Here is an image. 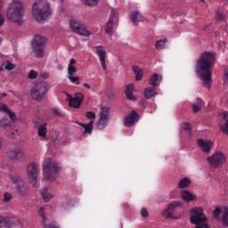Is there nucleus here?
Returning a JSON list of instances; mask_svg holds the SVG:
<instances>
[{
    "mask_svg": "<svg viewBox=\"0 0 228 228\" xmlns=\"http://www.w3.org/2000/svg\"><path fill=\"white\" fill-rule=\"evenodd\" d=\"M53 113H55V115H60L59 109H53Z\"/></svg>",
    "mask_w": 228,
    "mask_h": 228,
    "instance_id": "54",
    "label": "nucleus"
},
{
    "mask_svg": "<svg viewBox=\"0 0 228 228\" xmlns=\"http://www.w3.org/2000/svg\"><path fill=\"white\" fill-rule=\"evenodd\" d=\"M138 121V113H136L134 110H132L130 114H128L124 118V126L126 127H131L132 126H134L136 122Z\"/></svg>",
    "mask_w": 228,
    "mask_h": 228,
    "instance_id": "16",
    "label": "nucleus"
},
{
    "mask_svg": "<svg viewBox=\"0 0 228 228\" xmlns=\"http://www.w3.org/2000/svg\"><path fill=\"white\" fill-rule=\"evenodd\" d=\"M191 184V180L188 177L183 178L178 182L177 187L180 190H184L186 188H189V186Z\"/></svg>",
    "mask_w": 228,
    "mask_h": 228,
    "instance_id": "26",
    "label": "nucleus"
},
{
    "mask_svg": "<svg viewBox=\"0 0 228 228\" xmlns=\"http://www.w3.org/2000/svg\"><path fill=\"white\" fill-rule=\"evenodd\" d=\"M13 227V221L9 216H0V228Z\"/></svg>",
    "mask_w": 228,
    "mask_h": 228,
    "instance_id": "23",
    "label": "nucleus"
},
{
    "mask_svg": "<svg viewBox=\"0 0 228 228\" xmlns=\"http://www.w3.org/2000/svg\"><path fill=\"white\" fill-rule=\"evenodd\" d=\"M86 117L91 121L87 124L78 123V125L83 127L86 134H92V129H94V120H95L96 115L93 111H87L86 112Z\"/></svg>",
    "mask_w": 228,
    "mask_h": 228,
    "instance_id": "11",
    "label": "nucleus"
},
{
    "mask_svg": "<svg viewBox=\"0 0 228 228\" xmlns=\"http://www.w3.org/2000/svg\"><path fill=\"white\" fill-rule=\"evenodd\" d=\"M69 28L73 33H77V35H80V37H90V35H92V32L86 28V25L76 19L69 20Z\"/></svg>",
    "mask_w": 228,
    "mask_h": 228,
    "instance_id": "7",
    "label": "nucleus"
},
{
    "mask_svg": "<svg viewBox=\"0 0 228 228\" xmlns=\"http://www.w3.org/2000/svg\"><path fill=\"white\" fill-rule=\"evenodd\" d=\"M163 81V77L158 73H154L151 77H150V83L151 86H158L159 83Z\"/></svg>",
    "mask_w": 228,
    "mask_h": 228,
    "instance_id": "25",
    "label": "nucleus"
},
{
    "mask_svg": "<svg viewBox=\"0 0 228 228\" xmlns=\"http://www.w3.org/2000/svg\"><path fill=\"white\" fill-rule=\"evenodd\" d=\"M132 70L135 76V80L141 81L142 77H143V70H142V69H140L138 66H134Z\"/></svg>",
    "mask_w": 228,
    "mask_h": 228,
    "instance_id": "31",
    "label": "nucleus"
},
{
    "mask_svg": "<svg viewBox=\"0 0 228 228\" xmlns=\"http://www.w3.org/2000/svg\"><path fill=\"white\" fill-rule=\"evenodd\" d=\"M133 92H134V84L127 85L126 86L125 94L126 99H129V101H136V95H134Z\"/></svg>",
    "mask_w": 228,
    "mask_h": 228,
    "instance_id": "22",
    "label": "nucleus"
},
{
    "mask_svg": "<svg viewBox=\"0 0 228 228\" xmlns=\"http://www.w3.org/2000/svg\"><path fill=\"white\" fill-rule=\"evenodd\" d=\"M2 147H3V141L0 139V151Z\"/></svg>",
    "mask_w": 228,
    "mask_h": 228,
    "instance_id": "56",
    "label": "nucleus"
},
{
    "mask_svg": "<svg viewBox=\"0 0 228 228\" xmlns=\"http://www.w3.org/2000/svg\"><path fill=\"white\" fill-rule=\"evenodd\" d=\"M58 162L53 160L51 158H46L43 163V175L46 181H56L58 177Z\"/></svg>",
    "mask_w": 228,
    "mask_h": 228,
    "instance_id": "4",
    "label": "nucleus"
},
{
    "mask_svg": "<svg viewBox=\"0 0 228 228\" xmlns=\"http://www.w3.org/2000/svg\"><path fill=\"white\" fill-rule=\"evenodd\" d=\"M68 79L72 83L73 85H80L79 82V77H74V75L68 76Z\"/></svg>",
    "mask_w": 228,
    "mask_h": 228,
    "instance_id": "42",
    "label": "nucleus"
},
{
    "mask_svg": "<svg viewBox=\"0 0 228 228\" xmlns=\"http://www.w3.org/2000/svg\"><path fill=\"white\" fill-rule=\"evenodd\" d=\"M207 159L209 165H211V167H215L216 168H222V167L227 163V157L222 151L214 153L212 156L208 157Z\"/></svg>",
    "mask_w": 228,
    "mask_h": 228,
    "instance_id": "10",
    "label": "nucleus"
},
{
    "mask_svg": "<svg viewBox=\"0 0 228 228\" xmlns=\"http://www.w3.org/2000/svg\"><path fill=\"white\" fill-rule=\"evenodd\" d=\"M215 63H216V53L213 52H204L197 61L196 74L206 88H211V68Z\"/></svg>",
    "mask_w": 228,
    "mask_h": 228,
    "instance_id": "1",
    "label": "nucleus"
},
{
    "mask_svg": "<svg viewBox=\"0 0 228 228\" xmlns=\"http://www.w3.org/2000/svg\"><path fill=\"white\" fill-rule=\"evenodd\" d=\"M117 26V9H110V15L107 22L105 31L108 35H113V28Z\"/></svg>",
    "mask_w": 228,
    "mask_h": 228,
    "instance_id": "12",
    "label": "nucleus"
},
{
    "mask_svg": "<svg viewBox=\"0 0 228 228\" xmlns=\"http://www.w3.org/2000/svg\"><path fill=\"white\" fill-rule=\"evenodd\" d=\"M46 133H47V127L45 126V124L41 125L38 127V135L41 136V138H45Z\"/></svg>",
    "mask_w": 228,
    "mask_h": 228,
    "instance_id": "38",
    "label": "nucleus"
},
{
    "mask_svg": "<svg viewBox=\"0 0 228 228\" xmlns=\"http://www.w3.org/2000/svg\"><path fill=\"white\" fill-rule=\"evenodd\" d=\"M167 207L170 208V210L174 213L177 208H183V201L181 200H174L171 201Z\"/></svg>",
    "mask_w": 228,
    "mask_h": 228,
    "instance_id": "35",
    "label": "nucleus"
},
{
    "mask_svg": "<svg viewBox=\"0 0 228 228\" xmlns=\"http://www.w3.org/2000/svg\"><path fill=\"white\" fill-rule=\"evenodd\" d=\"M198 145L203 152L209 154V152H211V149H213L214 143L209 140L198 139Z\"/></svg>",
    "mask_w": 228,
    "mask_h": 228,
    "instance_id": "18",
    "label": "nucleus"
},
{
    "mask_svg": "<svg viewBox=\"0 0 228 228\" xmlns=\"http://www.w3.org/2000/svg\"><path fill=\"white\" fill-rule=\"evenodd\" d=\"M41 194H42V197H43L45 202H51V200H53V199H54V195H53V193L49 192V189H47V188H44L41 191Z\"/></svg>",
    "mask_w": 228,
    "mask_h": 228,
    "instance_id": "27",
    "label": "nucleus"
},
{
    "mask_svg": "<svg viewBox=\"0 0 228 228\" xmlns=\"http://www.w3.org/2000/svg\"><path fill=\"white\" fill-rule=\"evenodd\" d=\"M0 111H4L5 113H7V115L10 118L9 120H11V122L12 124H15V122L17 120V116L15 115V112L10 110L7 104L2 103L0 105Z\"/></svg>",
    "mask_w": 228,
    "mask_h": 228,
    "instance_id": "20",
    "label": "nucleus"
},
{
    "mask_svg": "<svg viewBox=\"0 0 228 228\" xmlns=\"http://www.w3.org/2000/svg\"><path fill=\"white\" fill-rule=\"evenodd\" d=\"M17 191L20 193V195H28V187L24 185H18L16 188Z\"/></svg>",
    "mask_w": 228,
    "mask_h": 228,
    "instance_id": "41",
    "label": "nucleus"
},
{
    "mask_svg": "<svg viewBox=\"0 0 228 228\" xmlns=\"http://www.w3.org/2000/svg\"><path fill=\"white\" fill-rule=\"evenodd\" d=\"M4 6V0H0V11H3Z\"/></svg>",
    "mask_w": 228,
    "mask_h": 228,
    "instance_id": "52",
    "label": "nucleus"
},
{
    "mask_svg": "<svg viewBox=\"0 0 228 228\" xmlns=\"http://www.w3.org/2000/svg\"><path fill=\"white\" fill-rule=\"evenodd\" d=\"M34 53L37 58H43L45 54V46H33Z\"/></svg>",
    "mask_w": 228,
    "mask_h": 228,
    "instance_id": "32",
    "label": "nucleus"
},
{
    "mask_svg": "<svg viewBox=\"0 0 228 228\" xmlns=\"http://www.w3.org/2000/svg\"><path fill=\"white\" fill-rule=\"evenodd\" d=\"M200 1H201V3H206V1H204V0H200Z\"/></svg>",
    "mask_w": 228,
    "mask_h": 228,
    "instance_id": "59",
    "label": "nucleus"
},
{
    "mask_svg": "<svg viewBox=\"0 0 228 228\" xmlns=\"http://www.w3.org/2000/svg\"><path fill=\"white\" fill-rule=\"evenodd\" d=\"M4 69L5 70H13V69H15V67H17V65L12 63L11 61H6L4 64Z\"/></svg>",
    "mask_w": 228,
    "mask_h": 228,
    "instance_id": "43",
    "label": "nucleus"
},
{
    "mask_svg": "<svg viewBox=\"0 0 228 228\" xmlns=\"http://www.w3.org/2000/svg\"><path fill=\"white\" fill-rule=\"evenodd\" d=\"M223 227L228 228V207H224L222 216Z\"/></svg>",
    "mask_w": 228,
    "mask_h": 228,
    "instance_id": "36",
    "label": "nucleus"
},
{
    "mask_svg": "<svg viewBox=\"0 0 228 228\" xmlns=\"http://www.w3.org/2000/svg\"><path fill=\"white\" fill-rule=\"evenodd\" d=\"M219 127L223 133L228 134V112L219 114Z\"/></svg>",
    "mask_w": 228,
    "mask_h": 228,
    "instance_id": "17",
    "label": "nucleus"
},
{
    "mask_svg": "<svg viewBox=\"0 0 228 228\" xmlns=\"http://www.w3.org/2000/svg\"><path fill=\"white\" fill-rule=\"evenodd\" d=\"M18 181H13V183H17Z\"/></svg>",
    "mask_w": 228,
    "mask_h": 228,
    "instance_id": "61",
    "label": "nucleus"
},
{
    "mask_svg": "<svg viewBox=\"0 0 228 228\" xmlns=\"http://www.w3.org/2000/svg\"><path fill=\"white\" fill-rule=\"evenodd\" d=\"M8 156L10 159H13L14 161H20V159H23V158H26V154L24 153V151L21 147L16 146L14 148H12L8 151Z\"/></svg>",
    "mask_w": 228,
    "mask_h": 228,
    "instance_id": "13",
    "label": "nucleus"
},
{
    "mask_svg": "<svg viewBox=\"0 0 228 228\" xmlns=\"http://www.w3.org/2000/svg\"><path fill=\"white\" fill-rule=\"evenodd\" d=\"M204 106V102L200 98H197L196 102L192 103L193 113H199L200 109Z\"/></svg>",
    "mask_w": 228,
    "mask_h": 228,
    "instance_id": "30",
    "label": "nucleus"
},
{
    "mask_svg": "<svg viewBox=\"0 0 228 228\" xmlns=\"http://www.w3.org/2000/svg\"><path fill=\"white\" fill-rule=\"evenodd\" d=\"M3 71V67H0V72Z\"/></svg>",
    "mask_w": 228,
    "mask_h": 228,
    "instance_id": "58",
    "label": "nucleus"
},
{
    "mask_svg": "<svg viewBox=\"0 0 228 228\" xmlns=\"http://www.w3.org/2000/svg\"><path fill=\"white\" fill-rule=\"evenodd\" d=\"M45 42H47V38H45V37L37 35L35 36L33 40V47L45 46Z\"/></svg>",
    "mask_w": 228,
    "mask_h": 228,
    "instance_id": "24",
    "label": "nucleus"
},
{
    "mask_svg": "<svg viewBox=\"0 0 228 228\" xmlns=\"http://www.w3.org/2000/svg\"><path fill=\"white\" fill-rule=\"evenodd\" d=\"M26 177L34 188H37V183L38 181V165L33 162L27 166Z\"/></svg>",
    "mask_w": 228,
    "mask_h": 228,
    "instance_id": "8",
    "label": "nucleus"
},
{
    "mask_svg": "<svg viewBox=\"0 0 228 228\" xmlns=\"http://www.w3.org/2000/svg\"><path fill=\"white\" fill-rule=\"evenodd\" d=\"M44 211H45V208L44 207H41L38 208V215H40V216H42L43 220L45 218Z\"/></svg>",
    "mask_w": 228,
    "mask_h": 228,
    "instance_id": "49",
    "label": "nucleus"
},
{
    "mask_svg": "<svg viewBox=\"0 0 228 228\" xmlns=\"http://www.w3.org/2000/svg\"><path fill=\"white\" fill-rule=\"evenodd\" d=\"M26 5H24L22 0H11L5 10V15L10 22L18 24V26L22 24V19H24Z\"/></svg>",
    "mask_w": 228,
    "mask_h": 228,
    "instance_id": "2",
    "label": "nucleus"
},
{
    "mask_svg": "<svg viewBox=\"0 0 228 228\" xmlns=\"http://www.w3.org/2000/svg\"><path fill=\"white\" fill-rule=\"evenodd\" d=\"M167 38L159 39L155 44L156 49H165V44H167Z\"/></svg>",
    "mask_w": 228,
    "mask_h": 228,
    "instance_id": "37",
    "label": "nucleus"
},
{
    "mask_svg": "<svg viewBox=\"0 0 228 228\" xmlns=\"http://www.w3.org/2000/svg\"><path fill=\"white\" fill-rule=\"evenodd\" d=\"M163 218H173L174 220H178L179 216H174V212L167 206L162 212Z\"/></svg>",
    "mask_w": 228,
    "mask_h": 228,
    "instance_id": "29",
    "label": "nucleus"
},
{
    "mask_svg": "<svg viewBox=\"0 0 228 228\" xmlns=\"http://www.w3.org/2000/svg\"><path fill=\"white\" fill-rule=\"evenodd\" d=\"M141 216H143V218H147V216H149V211H147V208L141 209Z\"/></svg>",
    "mask_w": 228,
    "mask_h": 228,
    "instance_id": "46",
    "label": "nucleus"
},
{
    "mask_svg": "<svg viewBox=\"0 0 228 228\" xmlns=\"http://www.w3.org/2000/svg\"><path fill=\"white\" fill-rule=\"evenodd\" d=\"M183 129H185V131H191V126L189 123H183Z\"/></svg>",
    "mask_w": 228,
    "mask_h": 228,
    "instance_id": "48",
    "label": "nucleus"
},
{
    "mask_svg": "<svg viewBox=\"0 0 228 228\" xmlns=\"http://www.w3.org/2000/svg\"><path fill=\"white\" fill-rule=\"evenodd\" d=\"M180 198L184 202H193V200H197V196L188 190H183L180 192Z\"/></svg>",
    "mask_w": 228,
    "mask_h": 228,
    "instance_id": "19",
    "label": "nucleus"
},
{
    "mask_svg": "<svg viewBox=\"0 0 228 228\" xmlns=\"http://www.w3.org/2000/svg\"><path fill=\"white\" fill-rule=\"evenodd\" d=\"M1 44H3V37H0V45H1Z\"/></svg>",
    "mask_w": 228,
    "mask_h": 228,
    "instance_id": "57",
    "label": "nucleus"
},
{
    "mask_svg": "<svg viewBox=\"0 0 228 228\" xmlns=\"http://www.w3.org/2000/svg\"><path fill=\"white\" fill-rule=\"evenodd\" d=\"M49 92V84L47 82H39L30 88V95L35 101H42Z\"/></svg>",
    "mask_w": 228,
    "mask_h": 228,
    "instance_id": "6",
    "label": "nucleus"
},
{
    "mask_svg": "<svg viewBox=\"0 0 228 228\" xmlns=\"http://www.w3.org/2000/svg\"><path fill=\"white\" fill-rule=\"evenodd\" d=\"M94 51L97 56H99V61L102 65V70H106V58H107V53H106V48L102 45H98L94 46Z\"/></svg>",
    "mask_w": 228,
    "mask_h": 228,
    "instance_id": "14",
    "label": "nucleus"
},
{
    "mask_svg": "<svg viewBox=\"0 0 228 228\" xmlns=\"http://www.w3.org/2000/svg\"><path fill=\"white\" fill-rule=\"evenodd\" d=\"M28 79H37L38 77V72L35 70H30L28 75Z\"/></svg>",
    "mask_w": 228,
    "mask_h": 228,
    "instance_id": "44",
    "label": "nucleus"
},
{
    "mask_svg": "<svg viewBox=\"0 0 228 228\" xmlns=\"http://www.w3.org/2000/svg\"><path fill=\"white\" fill-rule=\"evenodd\" d=\"M61 1V3H63V1H65V0H60Z\"/></svg>",
    "mask_w": 228,
    "mask_h": 228,
    "instance_id": "60",
    "label": "nucleus"
},
{
    "mask_svg": "<svg viewBox=\"0 0 228 228\" xmlns=\"http://www.w3.org/2000/svg\"><path fill=\"white\" fill-rule=\"evenodd\" d=\"M4 202H10L12 200V194L5 192L4 195Z\"/></svg>",
    "mask_w": 228,
    "mask_h": 228,
    "instance_id": "45",
    "label": "nucleus"
},
{
    "mask_svg": "<svg viewBox=\"0 0 228 228\" xmlns=\"http://www.w3.org/2000/svg\"><path fill=\"white\" fill-rule=\"evenodd\" d=\"M190 220L196 228H209L208 225V217H206L204 210L200 207H195L191 209Z\"/></svg>",
    "mask_w": 228,
    "mask_h": 228,
    "instance_id": "5",
    "label": "nucleus"
},
{
    "mask_svg": "<svg viewBox=\"0 0 228 228\" xmlns=\"http://www.w3.org/2000/svg\"><path fill=\"white\" fill-rule=\"evenodd\" d=\"M13 124L11 119L8 118H3L0 119V127H7V126H12Z\"/></svg>",
    "mask_w": 228,
    "mask_h": 228,
    "instance_id": "40",
    "label": "nucleus"
},
{
    "mask_svg": "<svg viewBox=\"0 0 228 228\" xmlns=\"http://www.w3.org/2000/svg\"><path fill=\"white\" fill-rule=\"evenodd\" d=\"M85 88H87V90H92V86L88 85V83H84Z\"/></svg>",
    "mask_w": 228,
    "mask_h": 228,
    "instance_id": "53",
    "label": "nucleus"
},
{
    "mask_svg": "<svg viewBox=\"0 0 228 228\" xmlns=\"http://www.w3.org/2000/svg\"><path fill=\"white\" fill-rule=\"evenodd\" d=\"M74 65H76V59H70L68 65V76H74L77 72V69Z\"/></svg>",
    "mask_w": 228,
    "mask_h": 228,
    "instance_id": "28",
    "label": "nucleus"
},
{
    "mask_svg": "<svg viewBox=\"0 0 228 228\" xmlns=\"http://www.w3.org/2000/svg\"><path fill=\"white\" fill-rule=\"evenodd\" d=\"M83 4L88 6L89 8H95V6L99 5L101 0H80Z\"/></svg>",
    "mask_w": 228,
    "mask_h": 228,
    "instance_id": "33",
    "label": "nucleus"
},
{
    "mask_svg": "<svg viewBox=\"0 0 228 228\" xmlns=\"http://www.w3.org/2000/svg\"><path fill=\"white\" fill-rule=\"evenodd\" d=\"M130 19L134 22V26H138L140 22L145 21V17L142 15L139 12H134L131 13Z\"/></svg>",
    "mask_w": 228,
    "mask_h": 228,
    "instance_id": "21",
    "label": "nucleus"
},
{
    "mask_svg": "<svg viewBox=\"0 0 228 228\" xmlns=\"http://www.w3.org/2000/svg\"><path fill=\"white\" fill-rule=\"evenodd\" d=\"M84 99L85 94H83V93H76L74 97H72L70 94H68V101L70 108H79Z\"/></svg>",
    "mask_w": 228,
    "mask_h": 228,
    "instance_id": "15",
    "label": "nucleus"
},
{
    "mask_svg": "<svg viewBox=\"0 0 228 228\" xmlns=\"http://www.w3.org/2000/svg\"><path fill=\"white\" fill-rule=\"evenodd\" d=\"M216 19H223V16L220 12L216 13Z\"/></svg>",
    "mask_w": 228,
    "mask_h": 228,
    "instance_id": "55",
    "label": "nucleus"
},
{
    "mask_svg": "<svg viewBox=\"0 0 228 228\" xmlns=\"http://www.w3.org/2000/svg\"><path fill=\"white\" fill-rule=\"evenodd\" d=\"M98 117L95 122V127L98 131H102V129H106V126H108V122L110 121V109L106 107L102 108Z\"/></svg>",
    "mask_w": 228,
    "mask_h": 228,
    "instance_id": "9",
    "label": "nucleus"
},
{
    "mask_svg": "<svg viewBox=\"0 0 228 228\" xmlns=\"http://www.w3.org/2000/svg\"><path fill=\"white\" fill-rule=\"evenodd\" d=\"M40 77H42V79H48L49 73H41Z\"/></svg>",
    "mask_w": 228,
    "mask_h": 228,
    "instance_id": "50",
    "label": "nucleus"
},
{
    "mask_svg": "<svg viewBox=\"0 0 228 228\" xmlns=\"http://www.w3.org/2000/svg\"><path fill=\"white\" fill-rule=\"evenodd\" d=\"M53 15L48 0H36L32 4V17L39 24H44Z\"/></svg>",
    "mask_w": 228,
    "mask_h": 228,
    "instance_id": "3",
    "label": "nucleus"
},
{
    "mask_svg": "<svg viewBox=\"0 0 228 228\" xmlns=\"http://www.w3.org/2000/svg\"><path fill=\"white\" fill-rule=\"evenodd\" d=\"M220 215H222V208L217 207L213 211V216L216 220H220Z\"/></svg>",
    "mask_w": 228,
    "mask_h": 228,
    "instance_id": "39",
    "label": "nucleus"
},
{
    "mask_svg": "<svg viewBox=\"0 0 228 228\" xmlns=\"http://www.w3.org/2000/svg\"><path fill=\"white\" fill-rule=\"evenodd\" d=\"M158 94V91H156V88L153 87H147L144 90V95L146 99H151V97H154V95Z\"/></svg>",
    "mask_w": 228,
    "mask_h": 228,
    "instance_id": "34",
    "label": "nucleus"
},
{
    "mask_svg": "<svg viewBox=\"0 0 228 228\" xmlns=\"http://www.w3.org/2000/svg\"><path fill=\"white\" fill-rule=\"evenodd\" d=\"M4 15H3V11H0V28L4 25Z\"/></svg>",
    "mask_w": 228,
    "mask_h": 228,
    "instance_id": "47",
    "label": "nucleus"
},
{
    "mask_svg": "<svg viewBox=\"0 0 228 228\" xmlns=\"http://www.w3.org/2000/svg\"><path fill=\"white\" fill-rule=\"evenodd\" d=\"M7 95H8V94H6V93L0 94V101H3V98L7 97Z\"/></svg>",
    "mask_w": 228,
    "mask_h": 228,
    "instance_id": "51",
    "label": "nucleus"
}]
</instances>
